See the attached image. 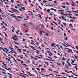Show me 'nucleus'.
<instances>
[{
  "mask_svg": "<svg viewBox=\"0 0 78 78\" xmlns=\"http://www.w3.org/2000/svg\"><path fill=\"white\" fill-rule=\"evenodd\" d=\"M10 9H12V11H13V12H17L16 11H17V12H19V11L16 9H14L11 7L10 8Z\"/></svg>",
  "mask_w": 78,
  "mask_h": 78,
  "instance_id": "f257e3e1",
  "label": "nucleus"
},
{
  "mask_svg": "<svg viewBox=\"0 0 78 78\" xmlns=\"http://www.w3.org/2000/svg\"><path fill=\"white\" fill-rule=\"evenodd\" d=\"M69 72H71V73H72V74L73 75H75V76H76L78 77V75H76V74H74V73H73V72H72V71H69Z\"/></svg>",
  "mask_w": 78,
  "mask_h": 78,
  "instance_id": "f03ea898",
  "label": "nucleus"
},
{
  "mask_svg": "<svg viewBox=\"0 0 78 78\" xmlns=\"http://www.w3.org/2000/svg\"><path fill=\"white\" fill-rule=\"evenodd\" d=\"M27 73H29V75L30 76H32L31 75H33V76H34L33 74H32L31 73H30V72H28V71H27Z\"/></svg>",
  "mask_w": 78,
  "mask_h": 78,
  "instance_id": "7ed1b4c3",
  "label": "nucleus"
},
{
  "mask_svg": "<svg viewBox=\"0 0 78 78\" xmlns=\"http://www.w3.org/2000/svg\"><path fill=\"white\" fill-rule=\"evenodd\" d=\"M58 11H61V13H62V14H64V12H62V11H63V10H59V9H58Z\"/></svg>",
  "mask_w": 78,
  "mask_h": 78,
  "instance_id": "20e7f679",
  "label": "nucleus"
},
{
  "mask_svg": "<svg viewBox=\"0 0 78 78\" xmlns=\"http://www.w3.org/2000/svg\"><path fill=\"white\" fill-rule=\"evenodd\" d=\"M15 19H16V20H17V21H18V22H20V20H18V18H15Z\"/></svg>",
  "mask_w": 78,
  "mask_h": 78,
  "instance_id": "39448f33",
  "label": "nucleus"
},
{
  "mask_svg": "<svg viewBox=\"0 0 78 78\" xmlns=\"http://www.w3.org/2000/svg\"><path fill=\"white\" fill-rule=\"evenodd\" d=\"M0 41H1V43H2V44H5V43H4L3 42H2V41H3V40H2V39H1V38H0Z\"/></svg>",
  "mask_w": 78,
  "mask_h": 78,
  "instance_id": "423d86ee",
  "label": "nucleus"
},
{
  "mask_svg": "<svg viewBox=\"0 0 78 78\" xmlns=\"http://www.w3.org/2000/svg\"><path fill=\"white\" fill-rule=\"evenodd\" d=\"M17 50H19L18 51L19 52H22V51H21V49L19 48H17Z\"/></svg>",
  "mask_w": 78,
  "mask_h": 78,
  "instance_id": "0eeeda50",
  "label": "nucleus"
},
{
  "mask_svg": "<svg viewBox=\"0 0 78 78\" xmlns=\"http://www.w3.org/2000/svg\"><path fill=\"white\" fill-rule=\"evenodd\" d=\"M12 27L13 28L12 30V32H14V30H15V28H14V27H13V26H12Z\"/></svg>",
  "mask_w": 78,
  "mask_h": 78,
  "instance_id": "6e6552de",
  "label": "nucleus"
},
{
  "mask_svg": "<svg viewBox=\"0 0 78 78\" xmlns=\"http://www.w3.org/2000/svg\"><path fill=\"white\" fill-rule=\"evenodd\" d=\"M47 53H50V54H51V55H53L52 53H51V52H50V51H47Z\"/></svg>",
  "mask_w": 78,
  "mask_h": 78,
  "instance_id": "1a4fd4ad",
  "label": "nucleus"
},
{
  "mask_svg": "<svg viewBox=\"0 0 78 78\" xmlns=\"http://www.w3.org/2000/svg\"><path fill=\"white\" fill-rule=\"evenodd\" d=\"M21 8L22 9H23V10H25V7H21Z\"/></svg>",
  "mask_w": 78,
  "mask_h": 78,
  "instance_id": "9d476101",
  "label": "nucleus"
},
{
  "mask_svg": "<svg viewBox=\"0 0 78 78\" xmlns=\"http://www.w3.org/2000/svg\"><path fill=\"white\" fill-rule=\"evenodd\" d=\"M15 37H17V35H14V36L12 37L13 39H14Z\"/></svg>",
  "mask_w": 78,
  "mask_h": 78,
  "instance_id": "9b49d317",
  "label": "nucleus"
},
{
  "mask_svg": "<svg viewBox=\"0 0 78 78\" xmlns=\"http://www.w3.org/2000/svg\"><path fill=\"white\" fill-rule=\"evenodd\" d=\"M0 48L2 49V50H3V51H4V52H5V50H4V49L2 47H0Z\"/></svg>",
  "mask_w": 78,
  "mask_h": 78,
  "instance_id": "f8f14e48",
  "label": "nucleus"
},
{
  "mask_svg": "<svg viewBox=\"0 0 78 78\" xmlns=\"http://www.w3.org/2000/svg\"><path fill=\"white\" fill-rule=\"evenodd\" d=\"M21 64H22V65H23V66H26L27 67V64H23L21 63Z\"/></svg>",
  "mask_w": 78,
  "mask_h": 78,
  "instance_id": "ddd939ff",
  "label": "nucleus"
},
{
  "mask_svg": "<svg viewBox=\"0 0 78 78\" xmlns=\"http://www.w3.org/2000/svg\"><path fill=\"white\" fill-rule=\"evenodd\" d=\"M38 15H39V17H40V18H41V19H42V17H41V14H39Z\"/></svg>",
  "mask_w": 78,
  "mask_h": 78,
  "instance_id": "4468645a",
  "label": "nucleus"
},
{
  "mask_svg": "<svg viewBox=\"0 0 78 78\" xmlns=\"http://www.w3.org/2000/svg\"><path fill=\"white\" fill-rule=\"evenodd\" d=\"M3 1L4 2V3H5V4H6V5L8 4V3H7L6 2H5V0H3Z\"/></svg>",
  "mask_w": 78,
  "mask_h": 78,
  "instance_id": "2eb2a0df",
  "label": "nucleus"
},
{
  "mask_svg": "<svg viewBox=\"0 0 78 78\" xmlns=\"http://www.w3.org/2000/svg\"><path fill=\"white\" fill-rule=\"evenodd\" d=\"M50 9H48L47 10V12H50Z\"/></svg>",
  "mask_w": 78,
  "mask_h": 78,
  "instance_id": "dca6fc26",
  "label": "nucleus"
},
{
  "mask_svg": "<svg viewBox=\"0 0 78 78\" xmlns=\"http://www.w3.org/2000/svg\"><path fill=\"white\" fill-rule=\"evenodd\" d=\"M64 44H66V45H67V46H69V47H70V46L69 45H67V44H66V43L64 42Z\"/></svg>",
  "mask_w": 78,
  "mask_h": 78,
  "instance_id": "f3484780",
  "label": "nucleus"
},
{
  "mask_svg": "<svg viewBox=\"0 0 78 78\" xmlns=\"http://www.w3.org/2000/svg\"><path fill=\"white\" fill-rule=\"evenodd\" d=\"M39 31H40V34L41 35L42 34V31L39 30Z\"/></svg>",
  "mask_w": 78,
  "mask_h": 78,
  "instance_id": "a211bd4d",
  "label": "nucleus"
},
{
  "mask_svg": "<svg viewBox=\"0 0 78 78\" xmlns=\"http://www.w3.org/2000/svg\"><path fill=\"white\" fill-rule=\"evenodd\" d=\"M75 67L76 69V71H77V70H78V68H77V66H75Z\"/></svg>",
  "mask_w": 78,
  "mask_h": 78,
  "instance_id": "6ab92c4d",
  "label": "nucleus"
},
{
  "mask_svg": "<svg viewBox=\"0 0 78 78\" xmlns=\"http://www.w3.org/2000/svg\"><path fill=\"white\" fill-rule=\"evenodd\" d=\"M4 33L5 34V36H6V37H7V36H8L7 35V34H6V33L5 32H4Z\"/></svg>",
  "mask_w": 78,
  "mask_h": 78,
  "instance_id": "aec40b11",
  "label": "nucleus"
},
{
  "mask_svg": "<svg viewBox=\"0 0 78 78\" xmlns=\"http://www.w3.org/2000/svg\"><path fill=\"white\" fill-rule=\"evenodd\" d=\"M6 59L8 60L9 61H11V60H10V59H9L8 58H6Z\"/></svg>",
  "mask_w": 78,
  "mask_h": 78,
  "instance_id": "412c9836",
  "label": "nucleus"
},
{
  "mask_svg": "<svg viewBox=\"0 0 78 78\" xmlns=\"http://www.w3.org/2000/svg\"><path fill=\"white\" fill-rule=\"evenodd\" d=\"M14 42L15 44H18V45H19V43H18L16 42V41H14Z\"/></svg>",
  "mask_w": 78,
  "mask_h": 78,
  "instance_id": "4be33fe9",
  "label": "nucleus"
},
{
  "mask_svg": "<svg viewBox=\"0 0 78 78\" xmlns=\"http://www.w3.org/2000/svg\"><path fill=\"white\" fill-rule=\"evenodd\" d=\"M47 1L46 0H44V1H43V2L44 3H47Z\"/></svg>",
  "mask_w": 78,
  "mask_h": 78,
  "instance_id": "5701e85b",
  "label": "nucleus"
},
{
  "mask_svg": "<svg viewBox=\"0 0 78 78\" xmlns=\"http://www.w3.org/2000/svg\"><path fill=\"white\" fill-rule=\"evenodd\" d=\"M14 41H17V38H14Z\"/></svg>",
  "mask_w": 78,
  "mask_h": 78,
  "instance_id": "b1692460",
  "label": "nucleus"
},
{
  "mask_svg": "<svg viewBox=\"0 0 78 78\" xmlns=\"http://www.w3.org/2000/svg\"><path fill=\"white\" fill-rule=\"evenodd\" d=\"M29 47H30V48H34V47L33 46H29Z\"/></svg>",
  "mask_w": 78,
  "mask_h": 78,
  "instance_id": "393cba45",
  "label": "nucleus"
},
{
  "mask_svg": "<svg viewBox=\"0 0 78 78\" xmlns=\"http://www.w3.org/2000/svg\"><path fill=\"white\" fill-rule=\"evenodd\" d=\"M64 70L65 71V72H66L67 73H70V72L67 71H66V70Z\"/></svg>",
  "mask_w": 78,
  "mask_h": 78,
  "instance_id": "a878e982",
  "label": "nucleus"
},
{
  "mask_svg": "<svg viewBox=\"0 0 78 78\" xmlns=\"http://www.w3.org/2000/svg\"><path fill=\"white\" fill-rule=\"evenodd\" d=\"M62 59L64 61H66V60L65 59V58H64V57H63V58H62Z\"/></svg>",
  "mask_w": 78,
  "mask_h": 78,
  "instance_id": "bb28decb",
  "label": "nucleus"
},
{
  "mask_svg": "<svg viewBox=\"0 0 78 78\" xmlns=\"http://www.w3.org/2000/svg\"><path fill=\"white\" fill-rule=\"evenodd\" d=\"M4 49L5 50H7V51H9V50L7 48H4Z\"/></svg>",
  "mask_w": 78,
  "mask_h": 78,
  "instance_id": "cd10ccee",
  "label": "nucleus"
},
{
  "mask_svg": "<svg viewBox=\"0 0 78 78\" xmlns=\"http://www.w3.org/2000/svg\"><path fill=\"white\" fill-rule=\"evenodd\" d=\"M44 76H50L47 75H44Z\"/></svg>",
  "mask_w": 78,
  "mask_h": 78,
  "instance_id": "c85d7f7f",
  "label": "nucleus"
},
{
  "mask_svg": "<svg viewBox=\"0 0 78 78\" xmlns=\"http://www.w3.org/2000/svg\"><path fill=\"white\" fill-rule=\"evenodd\" d=\"M68 39V37H66L65 38V40H66V41H67Z\"/></svg>",
  "mask_w": 78,
  "mask_h": 78,
  "instance_id": "c756f323",
  "label": "nucleus"
},
{
  "mask_svg": "<svg viewBox=\"0 0 78 78\" xmlns=\"http://www.w3.org/2000/svg\"><path fill=\"white\" fill-rule=\"evenodd\" d=\"M34 58L35 59V60H37L38 58H37L34 57Z\"/></svg>",
  "mask_w": 78,
  "mask_h": 78,
  "instance_id": "7c9ffc66",
  "label": "nucleus"
},
{
  "mask_svg": "<svg viewBox=\"0 0 78 78\" xmlns=\"http://www.w3.org/2000/svg\"><path fill=\"white\" fill-rule=\"evenodd\" d=\"M69 50H70L71 51L72 53H73V52H72V50L71 49H69Z\"/></svg>",
  "mask_w": 78,
  "mask_h": 78,
  "instance_id": "2f4dec72",
  "label": "nucleus"
},
{
  "mask_svg": "<svg viewBox=\"0 0 78 78\" xmlns=\"http://www.w3.org/2000/svg\"><path fill=\"white\" fill-rule=\"evenodd\" d=\"M17 17H18L19 18H22V17L19 16H17Z\"/></svg>",
  "mask_w": 78,
  "mask_h": 78,
  "instance_id": "473e14b6",
  "label": "nucleus"
},
{
  "mask_svg": "<svg viewBox=\"0 0 78 78\" xmlns=\"http://www.w3.org/2000/svg\"><path fill=\"white\" fill-rule=\"evenodd\" d=\"M70 20L71 21V22H73V20Z\"/></svg>",
  "mask_w": 78,
  "mask_h": 78,
  "instance_id": "72a5a7b5",
  "label": "nucleus"
},
{
  "mask_svg": "<svg viewBox=\"0 0 78 78\" xmlns=\"http://www.w3.org/2000/svg\"><path fill=\"white\" fill-rule=\"evenodd\" d=\"M7 74L8 75H10V76H12V75H11V74L10 73H7Z\"/></svg>",
  "mask_w": 78,
  "mask_h": 78,
  "instance_id": "f704fd0d",
  "label": "nucleus"
},
{
  "mask_svg": "<svg viewBox=\"0 0 78 78\" xmlns=\"http://www.w3.org/2000/svg\"><path fill=\"white\" fill-rule=\"evenodd\" d=\"M27 31H28V30H26L25 31V33H27Z\"/></svg>",
  "mask_w": 78,
  "mask_h": 78,
  "instance_id": "c9c22d12",
  "label": "nucleus"
},
{
  "mask_svg": "<svg viewBox=\"0 0 78 78\" xmlns=\"http://www.w3.org/2000/svg\"><path fill=\"white\" fill-rule=\"evenodd\" d=\"M62 8H66V6L65 5H63L62 6Z\"/></svg>",
  "mask_w": 78,
  "mask_h": 78,
  "instance_id": "e433bc0d",
  "label": "nucleus"
},
{
  "mask_svg": "<svg viewBox=\"0 0 78 78\" xmlns=\"http://www.w3.org/2000/svg\"><path fill=\"white\" fill-rule=\"evenodd\" d=\"M63 25H64L65 26H66V25H67V24H66V23H63Z\"/></svg>",
  "mask_w": 78,
  "mask_h": 78,
  "instance_id": "4c0bfd02",
  "label": "nucleus"
},
{
  "mask_svg": "<svg viewBox=\"0 0 78 78\" xmlns=\"http://www.w3.org/2000/svg\"><path fill=\"white\" fill-rule=\"evenodd\" d=\"M36 69L37 70H39V71H40V70H41L40 69H39V68H37Z\"/></svg>",
  "mask_w": 78,
  "mask_h": 78,
  "instance_id": "58836bf2",
  "label": "nucleus"
},
{
  "mask_svg": "<svg viewBox=\"0 0 78 78\" xmlns=\"http://www.w3.org/2000/svg\"><path fill=\"white\" fill-rule=\"evenodd\" d=\"M48 69L49 70H50V71H53V70L52 69H50L49 68Z\"/></svg>",
  "mask_w": 78,
  "mask_h": 78,
  "instance_id": "ea45409f",
  "label": "nucleus"
},
{
  "mask_svg": "<svg viewBox=\"0 0 78 78\" xmlns=\"http://www.w3.org/2000/svg\"><path fill=\"white\" fill-rule=\"evenodd\" d=\"M48 60V61H50V59H48L47 58H46L45 59H44V60Z\"/></svg>",
  "mask_w": 78,
  "mask_h": 78,
  "instance_id": "a19ab883",
  "label": "nucleus"
},
{
  "mask_svg": "<svg viewBox=\"0 0 78 78\" xmlns=\"http://www.w3.org/2000/svg\"><path fill=\"white\" fill-rule=\"evenodd\" d=\"M64 36H67V35H66V33H64Z\"/></svg>",
  "mask_w": 78,
  "mask_h": 78,
  "instance_id": "79ce46f5",
  "label": "nucleus"
},
{
  "mask_svg": "<svg viewBox=\"0 0 78 78\" xmlns=\"http://www.w3.org/2000/svg\"><path fill=\"white\" fill-rule=\"evenodd\" d=\"M56 76H61V75H58V74H56Z\"/></svg>",
  "mask_w": 78,
  "mask_h": 78,
  "instance_id": "37998d69",
  "label": "nucleus"
},
{
  "mask_svg": "<svg viewBox=\"0 0 78 78\" xmlns=\"http://www.w3.org/2000/svg\"><path fill=\"white\" fill-rule=\"evenodd\" d=\"M62 73V74H63V75H65V74L67 75V74L65 73Z\"/></svg>",
  "mask_w": 78,
  "mask_h": 78,
  "instance_id": "c03bdc74",
  "label": "nucleus"
},
{
  "mask_svg": "<svg viewBox=\"0 0 78 78\" xmlns=\"http://www.w3.org/2000/svg\"><path fill=\"white\" fill-rule=\"evenodd\" d=\"M64 64H65V63L64 62V61L62 62V64L63 66L64 65Z\"/></svg>",
  "mask_w": 78,
  "mask_h": 78,
  "instance_id": "a18cd8bd",
  "label": "nucleus"
},
{
  "mask_svg": "<svg viewBox=\"0 0 78 78\" xmlns=\"http://www.w3.org/2000/svg\"><path fill=\"white\" fill-rule=\"evenodd\" d=\"M10 16H11V17H16V16H13L12 15H10Z\"/></svg>",
  "mask_w": 78,
  "mask_h": 78,
  "instance_id": "49530a36",
  "label": "nucleus"
},
{
  "mask_svg": "<svg viewBox=\"0 0 78 78\" xmlns=\"http://www.w3.org/2000/svg\"><path fill=\"white\" fill-rule=\"evenodd\" d=\"M74 57L76 58V59H78V57H76V55H75Z\"/></svg>",
  "mask_w": 78,
  "mask_h": 78,
  "instance_id": "de8ad7c7",
  "label": "nucleus"
},
{
  "mask_svg": "<svg viewBox=\"0 0 78 78\" xmlns=\"http://www.w3.org/2000/svg\"><path fill=\"white\" fill-rule=\"evenodd\" d=\"M25 60H26V61H27V62H29V63L30 62V61L26 59Z\"/></svg>",
  "mask_w": 78,
  "mask_h": 78,
  "instance_id": "09e8293b",
  "label": "nucleus"
},
{
  "mask_svg": "<svg viewBox=\"0 0 78 78\" xmlns=\"http://www.w3.org/2000/svg\"><path fill=\"white\" fill-rule=\"evenodd\" d=\"M9 12H11V13H13V12L10 11V10H9Z\"/></svg>",
  "mask_w": 78,
  "mask_h": 78,
  "instance_id": "8fccbe9b",
  "label": "nucleus"
},
{
  "mask_svg": "<svg viewBox=\"0 0 78 78\" xmlns=\"http://www.w3.org/2000/svg\"><path fill=\"white\" fill-rule=\"evenodd\" d=\"M30 58H31V59H34V57H33L32 56H31Z\"/></svg>",
  "mask_w": 78,
  "mask_h": 78,
  "instance_id": "3c124183",
  "label": "nucleus"
},
{
  "mask_svg": "<svg viewBox=\"0 0 78 78\" xmlns=\"http://www.w3.org/2000/svg\"><path fill=\"white\" fill-rule=\"evenodd\" d=\"M62 19H66V18H65V17H64L63 16H62Z\"/></svg>",
  "mask_w": 78,
  "mask_h": 78,
  "instance_id": "603ef678",
  "label": "nucleus"
},
{
  "mask_svg": "<svg viewBox=\"0 0 78 78\" xmlns=\"http://www.w3.org/2000/svg\"><path fill=\"white\" fill-rule=\"evenodd\" d=\"M66 67V68H67V69H69V67H68L67 66H66V65H65V66Z\"/></svg>",
  "mask_w": 78,
  "mask_h": 78,
  "instance_id": "864d4df0",
  "label": "nucleus"
},
{
  "mask_svg": "<svg viewBox=\"0 0 78 78\" xmlns=\"http://www.w3.org/2000/svg\"><path fill=\"white\" fill-rule=\"evenodd\" d=\"M72 12H75L76 13V12L75 11H74L73 10L72 11Z\"/></svg>",
  "mask_w": 78,
  "mask_h": 78,
  "instance_id": "5fc2aeb1",
  "label": "nucleus"
},
{
  "mask_svg": "<svg viewBox=\"0 0 78 78\" xmlns=\"http://www.w3.org/2000/svg\"><path fill=\"white\" fill-rule=\"evenodd\" d=\"M73 63H74V61H72V62H71V64H73Z\"/></svg>",
  "mask_w": 78,
  "mask_h": 78,
  "instance_id": "6e6d98bb",
  "label": "nucleus"
},
{
  "mask_svg": "<svg viewBox=\"0 0 78 78\" xmlns=\"http://www.w3.org/2000/svg\"><path fill=\"white\" fill-rule=\"evenodd\" d=\"M75 51L76 52L77 54H78V51Z\"/></svg>",
  "mask_w": 78,
  "mask_h": 78,
  "instance_id": "4d7b16f0",
  "label": "nucleus"
},
{
  "mask_svg": "<svg viewBox=\"0 0 78 78\" xmlns=\"http://www.w3.org/2000/svg\"><path fill=\"white\" fill-rule=\"evenodd\" d=\"M51 28L52 30H53V27H51Z\"/></svg>",
  "mask_w": 78,
  "mask_h": 78,
  "instance_id": "13d9d810",
  "label": "nucleus"
},
{
  "mask_svg": "<svg viewBox=\"0 0 78 78\" xmlns=\"http://www.w3.org/2000/svg\"><path fill=\"white\" fill-rule=\"evenodd\" d=\"M25 39L23 38V41H25Z\"/></svg>",
  "mask_w": 78,
  "mask_h": 78,
  "instance_id": "bf43d9fd",
  "label": "nucleus"
},
{
  "mask_svg": "<svg viewBox=\"0 0 78 78\" xmlns=\"http://www.w3.org/2000/svg\"><path fill=\"white\" fill-rule=\"evenodd\" d=\"M24 20H28V19L25 18L24 19Z\"/></svg>",
  "mask_w": 78,
  "mask_h": 78,
  "instance_id": "052dcab7",
  "label": "nucleus"
},
{
  "mask_svg": "<svg viewBox=\"0 0 78 78\" xmlns=\"http://www.w3.org/2000/svg\"><path fill=\"white\" fill-rule=\"evenodd\" d=\"M11 2L12 3H14V0H11Z\"/></svg>",
  "mask_w": 78,
  "mask_h": 78,
  "instance_id": "680f3d73",
  "label": "nucleus"
},
{
  "mask_svg": "<svg viewBox=\"0 0 78 78\" xmlns=\"http://www.w3.org/2000/svg\"><path fill=\"white\" fill-rule=\"evenodd\" d=\"M38 7L40 8V9H42V8H41L40 6H38Z\"/></svg>",
  "mask_w": 78,
  "mask_h": 78,
  "instance_id": "e2e57ef3",
  "label": "nucleus"
},
{
  "mask_svg": "<svg viewBox=\"0 0 78 78\" xmlns=\"http://www.w3.org/2000/svg\"><path fill=\"white\" fill-rule=\"evenodd\" d=\"M68 52V53H70V50H69V49L68 50V51H67Z\"/></svg>",
  "mask_w": 78,
  "mask_h": 78,
  "instance_id": "0e129e2a",
  "label": "nucleus"
},
{
  "mask_svg": "<svg viewBox=\"0 0 78 78\" xmlns=\"http://www.w3.org/2000/svg\"><path fill=\"white\" fill-rule=\"evenodd\" d=\"M51 9V10H54V9H53V8H51V9Z\"/></svg>",
  "mask_w": 78,
  "mask_h": 78,
  "instance_id": "69168bd1",
  "label": "nucleus"
},
{
  "mask_svg": "<svg viewBox=\"0 0 78 78\" xmlns=\"http://www.w3.org/2000/svg\"><path fill=\"white\" fill-rule=\"evenodd\" d=\"M66 4L67 5H69V3H68V2H66Z\"/></svg>",
  "mask_w": 78,
  "mask_h": 78,
  "instance_id": "338daca9",
  "label": "nucleus"
},
{
  "mask_svg": "<svg viewBox=\"0 0 78 78\" xmlns=\"http://www.w3.org/2000/svg\"><path fill=\"white\" fill-rule=\"evenodd\" d=\"M75 16H78V14H76L75 15Z\"/></svg>",
  "mask_w": 78,
  "mask_h": 78,
  "instance_id": "774afa93",
  "label": "nucleus"
}]
</instances>
